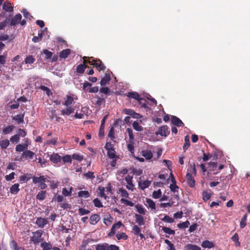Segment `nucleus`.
Returning a JSON list of instances; mask_svg holds the SVG:
<instances>
[{
    "label": "nucleus",
    "instance_id": "f257e3e1",
    "mask_svg": "<svg viewBox=\"0 0 250 250\" xmlns=\"http://www.w3.org/2000/svg\"><path fill=\"white\" fill-rule=\"evenodd\" d=\"M33 183L34 184H38V187L42 189L46 188L47 185L45 183L46 181V178L44 176H40L39 177L33 176L32 177Z\"/></svg>",
    "mask_w": 250,
    "mask_h": 250
},
{
    "label": "nucleus",
    "instance_id": "f03ea898",
    "mask_svg": "<svg viewBox=\"0 0 250 250\" xmlns=\"http://www.w3.org/2000/svg\"><path fill=\"white\" fill-rule=\"evenodd\" d=\"M91 61H88L89 64L96 67L99 71H104L106 67L100 59H94L92 57H91Z\"/></svg>",
    "mask_w": 250,
    "mask_h": 250
},
{
    "label": "nucleus",
    "instance_id": "7ed1b4c3",
    "mask_svg": "<svg viewBox=\"0 0 250 250\" xmlns=\"http://www.w3.org/2000/svg\"><path fill=\"white\" fill-rule=\"evenodd\" d=\"M43 233V231L42 230H38L33 233V236L31 238V241L33 242L34 244H37L41 242V237Z\"/></svg>",
    "mask_w": 250,
    "mask_h": 250
},
{
    "label": "nucleus",
    "instance_id": "20e7f679",
    "mask_svg": "<svg viewBox=\"0 0 250 250\" xmlns=\"http://www.w3.org/2000/svg\"><path fill=\"white\" fill-rule=\"evenodd\" d=\"M124 226L121 221H118L117 223L114 224L111 229L110 231L107 234L108 237H112L116 233V230L119 229L121 227Z\"/></svg>",
    "mask_w": 250,
    "mask_h": 250
},
{
    "label": "nucleus",
    "instance_id": "39448f33",
    "mask_svg": "<svg viewBox=\"0 0 250 250\" xmlns=\"http://www.w3.org/2000/svg\"><path fill=\"white\" fill-rule=\"evenodd\" d=\"M170 131L168 130V127L167 125H162L158 129V131L156 132V134H158L162 136L167 137L169 134Z\"/></svg>",
    "mask_w": 250,
    "mask_h": 250
},
{
    "label": "nucleus",
    "instance_id": "423d86ee",
    "mask_svg": "<svg viewBox=\"0 0 250 250\" xmlns=\"http://www.w3.org/2000/svg\"><path fill=\"white\" fill-rule=\"evenodd\" d=\"M186 178L188 185L190 188H194L195 185V180L192 174L188 172L186 174Z\"/></svg>",
    "mask_w": 250,
    "mask_h": 250
},
{
    "label": "nucleus",
    "instance_id": "0eeeda50",
    "mask_svg": "<svg viewBox=\"0 0 250 250\" xmlns=\"http://www.w3.org/2000/svg\"><path fill=\"white\" fill-rule=\"evenodd\" d=\"M48 223V221L46 219L42 217L37 218L36 221V224L41 228H43Z\"/></svg>",
    "mask_w": 250,
    "mask_h": 250
},
{
    "label": "nucleus",
    "instance_id": "6e6552de",
    "mask_svg": "<svg viewBox=\"0 0 250 250\" xmlns=\"http://www.w3.org/2000/svg\"><path fill=\"white\" fill-rule=\"evenodd\" d=\"M22 18L21 15V14H18L16 15L11 20L10 25L11 26H15L18 24L21 21Z\"/></svg>",
    "mask_w": 250,
    "mask_h": 250
},
{
    "label": "nucleus",
    "instance_id": "1a4fd4ad",
    "mask_svg": "<svg viewBox=\"0 0 250 250\" xmlns=\"http://www.w3.org/2000/svg\"><path fill=\"white\" fill-rule=\"evenodd\" d=\"M111 80L110 75L108 73H106L105 76L101 79L100 84L102 86H105L109 83Z\"/></svg>",
    "mask_w": 250,
    "mask_h": 250
},
{
    "label": "nucleus",
    "instance_id": "9d476101",
    "mask_svg": "<svg viewBox=\"0 0 250 250\" xmlns=\"http://www.w3.org/2000/svg\"><path fill=\"white\" fill-rule=\"evenodd\" d=\"M171 123L177 126H182L184 125V123L178 117L172 116L171 119Z\"/></svg>",
    "mask_w": 250,
    "mask_h": 250
},
{
    "label": "nucleus",
    "instance_id": "9b49d317",
    "mask_svg": "<svg viewBox=\"0 0 250 250\" xmlns=\"http://www.w3.org/2000/svg\"><path fill=\"white\" fill-rule=\"evenodd\" d=\"M132 176L129 175H127L125 178V180L128 184V185L126 186V188L131 190H133L134 187V185L132 183Z\"/></svg>",
    "mask_w": 250,
    "mask_h": 250
},
{
    "label": "nucleus",
    "instance_id": "f8f14e48",
    "mask_svg": "<svg viewBox=\"0 0 250 250\" xmlns=\"http://www.w3.org/2000/svg\"><path fill=\"white\" fill-rule=\"evenodd\" d=\"M135 217L136 223H137L138 225L141 226L145 225V222L143 216L141 214H135Z\"/></svg>",
    "mask_w": 250,
    "mask_h": 250
},
{
    "label": "nucleus",
    "instance_id": "ddd939ff",
    "mask_svg": "<svg viewBox=\"0 0 250 250\" xmlns=\"http://www.w3.org/2000/svg\"><path fill=\"white\" fill-rule=\"evenodd\" d=\"M50 160L54 163H58L62 160V157L58 153H53L50 156Z\"/></svg>",
    "mask_w": 250,
    "mask_h": 250
},
{
    "label": "nucleus",
    "instance_id": "4468645a",
    "mask_svg": "<svg viewBox=\"0 0 250 250\" xmlns=\"http://www.w3.org/2000/svg\"><path fill=\"white\" fill-rule=\"evenodd\" d=\"M90 222L91 225L96 224L100 220V216L97 214L92 215L90 217Z\"/></svg>",
    "mask_w": 250,
    "mask_h": 250
},
{
    "label": "nucleus",
    "instance_id": "2eb2a0df",
    "mask_svg": "<svg viewBox=\"0 0 250 250\" xmlns=\"http://www.w3.org/2000/svg\"><path fill=\"white\" fill-rule=\"evenodd\" d=\"M201 246L205 249H211L214 247V244L208 240H205L202 243Z\"/></svg>",
    "mask_w": 250,
    "mask_h": 250
},
{
    "label": "nucleus",
    "instance_id": "dca6fc26",
    "mask_svg": "<svg viewBox=\"0 0 250 250\" xmlns=\"http://www.w3.org/2000/svg\"><path fill=\"white\" fill-rule=\"evenodd\" d=\"M74 110L73 107L68 106L65 109L62 110V114L63 115H69L74 112Z\"/></svg>",
    "mask_w": 250,
    "mask_h": 250
},
{
    "label": "nucleus",
    "instance_id": "f3484780",
    "mask_svg": "<svg viewBox=\"0 0 250 250\" xmlns=\"http://www.w3.org/2000/svg\"><path fill=\"white\" fill-rule=\"evenodd\" d=\"M70 53L71 50L70 49H64L60 52L59 56L61 58L66 59Z\"/></svg>",
    "mask_w": 250,
    "mask_h": 250
},
{
    "label": "nucleus",
    "instance_id": "a211bd4d",
    "mask_svg": "<svg viewBox=\"0 0 250 250\" xmlns=\"http://www.w3.org/2000/svg\"><path fill=\"white\" fill-rule=\"evenodd\" d=\"M35 155V153L31 150H26L24 151L22 153L23 157L25 158L32 159L33 156Z\"/></svg>",
    "mask_w": 250,
    "mask_h": 250
},
{
    "label": "nucleus",
    "instance_id": "6ab92c4d",
    "mask_svg": "<svg viewBox=\"0 0 250 250\" xmlns=\"http://www.w3.org/2000/svg\"><path fill=\"white\" fill-rule=\"evenodd\" d=\"M20 190L19 188V184H15L13 185L10 189V191L11 194H16L18 193Z\"/></svg>",
    "mask_w": 250,
    "mask_h": 250
},
{
    "label": "nucleus",
    "instance_id": "aec40b11",
    "mask_svg": "<svg viewBox=\"0 0 250 250\" xmlns=\"http://www.w3.org/2000/svg\"><path fill=\"white\" fill-rule=\"evenodd\" d=\"M151 181L147 180L143 181L142 183H139V186L141 189L144 190L145 188L149 187V186L151 184Z\"/></svg>",
    "mask_w": 250,
    "mask_h": 250
},
{
    "label": "nucleus",
    "instance_id": "412c9836",
    "mask_svg": "<svg viewBox=\"0 0 250 250\" xmlns=\"http://www.w3.org/2000/svg\"><path fill=\"white\" fill-rule=\"evenodd\" d=\"M127 95L129 98L134 99L138 101L140 100L141 97H140L139 94L136 92H128Z\"/></svg>",
    "mask_w": 250,
    "mask_h": 250
},
{
    "label": "nucleus",
    "instance_id": "4be33fe9",
    "mask_svg": "<svg viewBox=\"0 0 250 250\" xmlns=\"http://www.w3.org/2000/svg\"><path fill=\"white\" fill-rule=\"evenodd\" d=\"M3 9L7 12H13V7L11 5L10 2H4L2 6Z\"/></svg>",
    "mask_w": 250,
    "mask_h": 250
},
{
    "label": "nucleus",
    "instance_id": "5701e85b",
    "mask_svg": "<svg viewBox=\"0 0 250 250\" xmlns=\"http://www.w3.org/2000/svg\"><path fill=\"white\" fill-rule=\"evenodd\" d=\"M185 249L187 250H201V249L200 247L191 244H188L185 246Z\"/></svg>",
    "mask_w": 250,
    "mask_h": 250
},
{
    "label": "nucleus",
    "instance_id": "b1692460",
    "mask_svg": "<svg viewBox=\"0 0 250 250\" xmlns=\"http://www.w3.org/2000/svg\"><path fill=\"white\" fill-rule=\"evenodd\" d=\"M46 195V191L45 190H42L38 193L36 198L39 200L42 201L45 198Z\"/></svg>",
    "mask_w": 250,
    "mask_h": 250
},
{
    "label": "nucleus",
    "instance_id": "393cba45",
    "mask_svg": "<svg viewBox=\"0 0 250 250\" xmlns=\"http://www.w3.org/2000/svg\"><path fill=\"white\" fill-rule=\"evenodd\" d=\"M185 143L183 146V149L185 151L187 150L190 146L189 137L188 135H187L185 137Z\"/></svg>",
    "mask_w": 250,
    "mask_h": 250
},
{
    "label": "nucleus",
    "instance_id": "a878e982",
    "mask_svg": "<svg viewBox=\"0 0 250 250\" xmlns=\"http://www.w3.org/2000/svg\"><path fill=\"white\" fill-rule=\"evenodd\" d=\"M10 142L8 139H4L0 141V146L2 149L6 148L9 145Z\"/></svg>",
    "mask_w": 250,
    "mask_h": 250
},
{
    "label": "nucleus",
    "instance_id": "bb28decb",
    "mask_svg": "<svg viewBox=\"0 0 250 250\" xmlns=\"http://www.w3.org/2000/svg\"><path fill=\"white\" fill-rule=\"evenodd\" d=\"M74 102V99L72 97L69 95H67L66 100L63 103V104L68 106L71 105Z\"/></svg>",
    "mask_w": 250,
    "mask_h": 250
},
{
    "label": "nucleus",
    "instance_id": "cd10ccee",
    "mask_svg": "<svg viewBox=\"0 0 250 250\" xmlns=\"http://www.w3.org/2000/svg\"><path fill=\"white\" fill-rule=\"evenodd\" d=\"M90 193L88 191L82 190L78 192V196L79 197L87 198L90 196Z\"/></svg>",
    "mask_w": 250,
    "mask_h": 250
},
{
    "label": "nucleus",
    "instance_id": "c85d7f7f",
    "mask_svg": "<svg viewBox=\"0 0 250 250\" xmlns=\"http://www.w3.org/2000/svg\"><path fill=\"white\" fill-rule=\"evenodd\" d=\"M41 246L43 250H50L52 248V245L46 242H42L41 244Z\"/></svg>",
    "mask_w": 250,
    "mask_h": 250
},
{
    "label": "nucleus",
    "instance_id": "c756f323",
    "mask_svg": "<svg viewBox=\"0 0 250 250\" xmlns=\"http://www.w3.org/2000/svg\"><path fill=\"white\" fill-rule=\"evenodd\" d=\"M146 202L148 208L153 210H155L156 209L155 203L151 199H146Z\"/></svg>",
    "mask_w": 250,
    "mask_h": 250
},
{
    "label": "nucleus",
    "instance_id": "7c9ffc66",
    "mask_svg": "<svg viewBox=\"0 0 250 250\" xmlns=\"http://www.w3.org/2000/svg\"><path fill=\"white\" fill-rule=\"evenodd\" d=\"M231 239L235 242L236 247H239L240 246V243L239 241V236L237 233H235V234L231 237Z\"/></svg>",
    "mask_w": 250,
    "mask_h": 250
},
{
    "label": "nucleus",
    "instance_id": "2f4dec72",
    "mask_svg": "<svg viewBox=\"0 0 250 250\" xmlns=\"http://www.w3.org/2000/svg\"><path fill=\"white\" fill-rule=\"evenodd\" d=\"M135 208L139 213L143 215L145 214L146 210L142 205L138 204L135 206Z\"/></svg>",
    "mask_w": 250,
    "mask_h": 250
},
{
    "label": "nucleus",
    "instance_id": "473e14b6",
    "mask_svg": "<svg viewBox=\"0 0 250 250\" xmlns=\"http://www.w3.org/2000/svg\"><path fill=\"white\" fill-rule=\"evenodd\" d=\"M247 218V214H245L241 218L240 223V226L241 229H243L246 226Z\"/></svg>",
    "mask_w": 250,
    "mask_h": 250
},
{
    "label": "nucleus",
    "instance_id": "72a5a7b5",
    "mask_svg": "<svg viewBox=\"0 0 250 250\" xmlns=\"http://www.w3.org/2000/svg\"><path fill=\"white\" fill-rule=\"evenodd\" d=\"M162 230L163 231L166 233H167L169 235H174L175 232V231L171 229L166 227H163L162 228Z\"/></svg>",
    "mask_w": 250,
    "mask_h": 250
},
{
    "label": "nucleus",
    "instance_id": "f704fd0d",
    "mask_svg": "<svg viewBox=\"0 0 250 250\" xmlns=\"http://www.w3.org/2000/svg\"><path fill=\"white\" fill-rule=\"evenodd\" d=\"M14 126L13 125H10L2 129V132L4 134H8L11 133L14 129Z\"/></svg>",
    "mask_w": 250,
    "mask_h": 250
},
{
    "label": "nucleus",
    "instance_id": "c9c22d12",
    "mask_svg": "<svg viewBox=\"0 0 250 250\" xmlns=\"http://www.w3.org/2000/svg\"><path fill=\"white\" fill-rule=\"evenodd\" d=\"M217 162H209L208 163V168L210 171H214L217 168Z\"/></svg>",
    "mask_w": 250,
    "mask_h": 250
},
{
    "label": "nucleus",
    "instance_id": "e433bc0d",
    "mask_svg": "<svg viewBox=\"0 0 250 250\" xmlns=\"http://www.w3.org/2000/svg\"><path fill=\"white\" fill-rule=\"evenodd\" d=\"M24 115H17L13 117V119L18 122L19 124L23 122Z\"/></svg>",
    "mask_w": 250,
    "mask_h": 250
},
{
    "label": "nucleus",
    "instance_id": "4c0bfd02",
    "mask_svg": "<svg viewBox=\"0 0 250 250\" xmlns=\"http://www.w3.org/2000/svg\"><path fill=\"white\" fill-rule=\"evenodd\" d=\"M100 92L107 95H110L112 93L111 90L107 87H103L101 88Z\"/></svg>",
    "mask_w": 250,
    "mask_h": 250
},
{
    "label": "nucleus",
    "instance_id": "58836bf2",
    "mask_svg": "<svg viewBox=\"0 0 250 250\" xmlns=\"http://www.w3.org/2000/svg\"><path fill=\"white\" fill-rule=\"evenodd\" d=\"M132 126L133 128L138 131H142L143 130V127L140 125L139 123L137 121H135L133 124Z\"/></svg>",
    "mask_w": 250,
    "mask_h": 250
},
{
    "label": "nucleus",
    "instance_id": "ea45409f",
    "mask_svg": "<svg viewBox=\"0 0 250 250\" xmlns=\"http://www.w3.org/2000/svg\"><path fill=\"white\" fill-rule=\"evenodd\" d=\"M188 171L191 173L194 176L196 175L197 172L195 163H193L192 165H190V167L188 168Z\"/></svg>",
    "mask_w": 250,
    "mask_h": 250
},
{
    "label": "nucleus",
    "instance_id": "a19ab883",
    "mask_svg": "<svg viewBox=\"0 0 250 250\" xmlns=\"http://www.w3.org/2000/svg\"><path fill=\"white\" fill-rule=\"evenodd\" d=\"M190 223L188 220L186 222L180 223L177 225V227L181 229H185L188 227Z\"/></svg>",
    "mask_w": 250,
    "mask_h": 250
},
{
    "label": "nucleus",
    "instance_id": "79ce46f5",
    "mask_svg": "<svg viewBox=\"0 0 250 250\" xmlns=\"http://www.w3.org/2000/svg\"><path fill=\"white\" fill-rule=\"evenodd\" d=\"M31 179V174H25L20 177V180L23 182H27Z\"/></svg>",
    "mask_w": 250,
    "mask_h": 250
},
{
    "label": "nucleus",
    "instance_id": "37998d69",
    "mask_svg": "<svg viewBox=\"0 0 250 250\" xmlns=\"http://www.w3.org/2000/svg\"><path fill=\"white\" fill-rule=\"evenodd\" d=\"M107 156L111 159H114L118 157V156H116L115 154V151L114 149L107 150Z\"/></svg>",
    "mask_w": 250,
    "mask_h": 250
},
{
    "label": "nucleus",
    "instance_id": "c03bdc74",
    "mask_svg": "<svg viewBox=\"0 0 250 250\" xmlns=\"http://www.w3.org/2000/svg\"><path fill=\"white\" fill-rule=\"evenodd\" d=\"M126 131L128 134L129 138V143H133L134 142V135L133 133V131L130 128H127L126 129Z\"/></svg>",
    "mask_w": 250,
    "mask_h": 250
},
{
    "label": "nucleus",
    "instance_id": "a18cd8bd",
    "mask_svg": "<svg viewBox=\"0 0 250 250\" xmlns=\"http://www.w3.org/2000/svg\"><path fill=\"white\" fill-rule=\"evenodd\" d=\"M35 61V59L32 55L27 56L24 60L26 64H32Z\"/></svg>",
    "mask_w": 250,
    "mask_h": 250
},
{
    "label": "nucleus",
    "instance_id": "49530a36",
    "mask_svg": "<svg viewBox=\"0 0 250 250\" xmlns=\"http://www.w3.org/2000/svg\"><path fill=\"white\" fill-rule=\"evenodd\" d=\"M39 88L42 90H43L44 91H45L46 92V94L47 95V96H49L50 95H52V92L51 91L50 89L45 86H44V85H41Z\"/></svg>",
    "mask_w": 250,
    "mask_h": 250
},
{
    "label": "nucleus",
    "instance_id": "de8ad7c7",
    "mask_svg": "<svg viewBox=\"0 0 250 250\" xmlns=\"http://www.w3.org/2000/svg\"><path fill=\"white\" fill-rule=\"evenodd\" d=\"M83 66L84 67V70H85V69L88 67L87 64H88V61L91 62V57L84 56L83 58Z\"/></svg>",
    "mask_w": 250,
    "mask_h": 250
},
{
    "label": "nucleus",
    "instance_id": "09e8293b",
    "mask_svg": "<svg viewBox=\"0 0 250 250\" xmlns=\"http://www.w3.org/2000/svg\"><path fill=\"white\" fill-rule=\"evenodd\" d=\"M72 188H71L69 190L65 188H63L62 190V193L64 196H71L72 193Z\"/></svg>",
    "mask_w": 250,
    "mask_h": 250
},
{
    "label": "nucleus",
    "instance_id": "8fccbe9b",
    "mask_svg": "<svg viewBox=\"0 0 250 250\" xmlns=\"http://www.w3.org/2000/svg\"><path fill=\"white\" fill-rule=\"evenodd\" d=\"M107 243H104L102 244H98L96 246V250H106Z\"/></svg>",
    "mask_w": 250,
    "mask_h": 250
},
{
    "label": "nucleus",
    "instance_id": "3c124183",
    "mask_svg": "<svg viewBox=\"0 0 250 250\" xmlns=\"http://www.w3.org/2000/svg\"><path fill=\"white\" fill-rule=\"evenodd\" d=\"M92 84L91 83L88 82H85L83 84V89L84 92H88L89 88H90Z\"/></svg>",
    "mask_w": 250,
    "mask_h": 250
},
{
    "label": "nucleus",
    "instance_id": "603ef678",
    "mask_svg": "<svg viewBox=\"0 0 250 250\" xmlns=\"http://www.w3.org/2000/svg\"><path fill=\"white\" fill-rule=\"evenodd\" d=\"M116 237L118 240H120L121 239L126 240L128 238L127 235L125 232L117 234Z\"/></svg>",
    "mask_w": 250,
    "mask_h": 250
},
{
    "label": "nucleus",
    "instance_id": "864d4df0",
    "mask_svg": "<svg viewBox=\"0 0 250 250\" xmlns=\"http://www.w3.org/2000/svg\"><path fill=\"white\" fill-rule=\"evenodd\" d=\"M161 219L166 222H168L169 223H172L174 222V219L170 217L169 216L167 215H165L163 218H161Z\"/></svg>",
    "mask_w": 250,
    "mask_h": 250
},
{
    "label": "nucleus",
    "instance_id": "5fc2aeb1",
    "mask_svg": "<svg viewBox=\"0 0 250 250\" xmlns=\"http://www.w3.org/2000/svg\"><path fill=\"white\" fill-rule=\"evenodd\" d=\"M162 192L161 189H159L157 190L154 191L152 193V197L155 199H158L161 196Z\"/></svg>",
    "mask_w": 250,
    "mask_h": 250
},
{
    "label": "nucleus",
    "instance_id": "6e6d98bb",
    "mask_svg": "<svg viewBox=\"0 0 250 250\" xmlns=\"http://www.w3.org/2000/svg\"><path fill=\"white\" fill-rule=\"evenodd\" d=\"M62 160L64 163H70L72 162V157L70 155H66L64 156L62 158Z\"/></svg>",
    "mask_w": 250,
    "mask_h": 250
},
{
    "label": "nucleus",
    "instance_id": "4d7b16f0",
    "mask_svg": "<svg viewBox=\"0 0 250 250\" xmlns=\"http://www.w3.org/2000/svg\"><path fill=\"white\" fill-rule=\"evenodd\" d=\"M43 53L45 55L46 59H51L53 56V53L47 49H43Z\"/></svg>",
    "mask_w": 250,
    "mask_h": 250
},
{
    "label": "nucleus",
    "instance_id": "13d9d810",
    "mask_svg": "<svg viewBox=\"0 0 250 250\" xmlns=\"http://www.w3.org/2000/svg\"><path fill=\"white\" fill-rule=\"evenodd\" d=\"M138 102L139 103V104L141 105V107H143L145 108L147 107V104H148V103L145 99L141 98L140 100H139Z\"/></svg>",
    "mask_w": 250,
    "mask_h": 250
},
{
    "label": "nucleus",
    "instance_id": "bf43d9fd",
    "mask_svg": "<svg viewBox=\"0 0 250 250\" xmlns=\"http://www.w3.org/2000/svg\"><path fill=\"white\" fill-rule=\"evenodd\" d=\"M143 156L147 160H149L152 157V153L150 151L143 152Z\"/></svg>",
    "mask_w": 250,
    "mask_h": 250
},
{
    "label": "nucleus",
    "instance_id": "052dcab7",
    "mask_svg": "<svg viewBox=\"0 0 250 250\" xmlns=\"http://www.w3.org/2000/svg\"><path fill=\"white\" fill-rule=\"evenodd\" d=\"M10 141L13 144H17L20 141V137L17 134L10 138Z\"/></svg>",
    "mask_w": 250,
    "mask_h": 250
},
{
    "label": "nucleus",
    "instance_id": "680f3d73",
    "mask_svg": "<svg viewBox=\"0 0 250 250\" xmlns=\"http://www.w3.org/2000/svg\"><path fill=\"white\" fill-rule=\"evenodd\" d=\"M203 200L204 201H207L211 197V194H209L207 191H203L202 193Z\"/></svg>",
    "mask_w": 250,
    "mask_h": 250
},
{
    "label": "nucleus",
    "instance_id": "e2e57ef3",
    "mask_svg": "<svg viewBox=\"0 0 250 250\" xmlns=\"http://www.w3.org/2000/svg\"><path fill=\"white\" fill-rule=\"evenodd\" d=\"M71 157L72 159H73L80 162L82 161L83 160V156L79 154L74 153L72 155Z\"/></svg>",
    "mask_w": 250,
    "mask_h": 250
},
{
    "label": "nucleus",
    "instance_id": "0e129e2a",
    "mask_svg": "<svg viewBox=\"0 0 250 250\" xmlns=\"http://www.w3.org/2000/svg\"><path fill=\"white\" fill-rule=\"evenodd\" d=\"M11 247L13 250H21V248H18L17 243L15 240H12L10 243Z\"/></svg>",
    "mask_w": 250,
    "mask_h": 250
},
{
    "label": "nucleus",
    "instance_id": "69168bd1",
    "mask_svg": "<svg viewBox=\"0 0 250 250\" xmlns=\"http://www.w3.org/2000/svg\"><path fill=\"white\" fill-rule=\"evenodd\" d=\"M170 189L173 192H177L179 189L178 186L176 185V183L171 184L169 186Z\"/></svg>",
    "mask_w": 250,
    "mask_h": 250
},
{
    "label": "nucleus",
    "instance_id": "338daca9",
    "mask_svg": "<svg viewBox=\"0 0 250 250\" xmlns=\"http://www.w3.org/2000/svg\"><path fill=\"white\" fill-rule=\"evenodd\" d=\"M84 67L82 64H79L77 66L76 72L79 74H83L84 72Z\"/></svg>",
    "mask_w": 250,
    "mask_h": 250
},
{
    "label": "nucleus",
    "instance_id": "774afa93",
    "mask_svg": "<svg viewBox=\"0 0 250 250\" xmlns=\"http://www.w3.org/2000/svg\"><path fill=\"white\" fill-rule=\"evenodd\" d=\"M119 247L115 245H108L107 243L106 250H119Z\"/></svg>",
    "mask_w": 250,
    "mask_h": 250
}]
</instances>
